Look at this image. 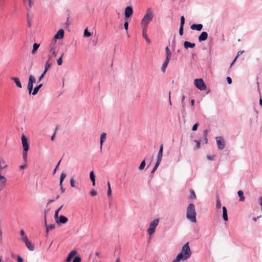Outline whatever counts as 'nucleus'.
Listing matches in <instances>:
<instances>
[{
  "mask_svg": "<svg viewBox=\"0 0 262 262\" xmlns=\"http://www.w3.org/2000/svg\"><path fill=\"white\" fill-rule=\"evenodd\" d=\"M142 35L143 37L145 38V40L148 43H149L150 42V40L148 37L147 34H146V28L143 27V32H142Z\"/></svg>",
  "mask_w": 262,
  "mask_h": 262,
  "instance_id": "obj_20",
  "label": "nucleus"
},
{
  "mask_svg": "<svg viewBox=\"0 0 262 262\" xmlns=\"http://www.w3.org/2000/svg\"><path fill=\"white\" fill-rule=\"evenodd\" d=\"M63 56V54H62L61 55V56H60V57L57 60V64L58 66H60L62 64V58Z\"/></svg>",
  "mask_w": 262,
  "mask_h": 262,
  "instance_id": "obj_39",
  "label": "nucleus"
},
{
  "mask_svg": "<svg viewBox=\"0 0 262 262\" xmlns=\"http://www.w3.org/2000/svg\"><path fill=\"white\" fill-rule=\"evenodd\" d=\"M70 185L72 187H75V181L73 178H71L70 180Z\"/></svg>",
  "mask_w": 262,
  "mask_h": 262,
  "instance_id": "obj_43",
  "label": "nucleus"
},
{
  "mask_svg": "<svg viewBox=\"0 0 262 262\" xmlns=\"http://www.w3.org/2000/svg\"><path fill=\"white\" fill-rule=\"evenodd\" d=\"M27 164L25 162V164L19 166V168L21 170L24 169L27 167Z\"/></svg>",
  "mask_w": 262,
  "mask_h": 262,
  "instance_id": "obj_45",
  "label": "nucleus"
},
{
  "mask_svg": "<svg viewBox=\"0 0 262 262\" xmlns=\"http://www.w3.org/2000/svg\"><path fill=\"white\" fill-rule=\"evenodd\" d=\"M185 23V18L184 16H182L181 17V22H180V26H184Z\"/></svg>",
  "mask_w": 262,
  "mask_h": 262,
  "instance_id": "obj_42",
  "label": "nucleus"
},
{
  "mask_svg": "<svg viewBox=\"0 0 262 262\" xmlns=\"http://www.w3.org/2000/svg\"><path fill=\"white\" fill-rule=\"evenodd\" d=\"M227 81L229 84H231L232 83V79L230 77H227Z\"/></svg>",
  "mask_w": 262,
  "mask_h": 262,
  "instance_id": "obj_60",
  "label": "nucleus"
},
{
  "mask_svg": "<svg viewBox=\"0 0 262 262\" xmlns=\"http://www.w3.org/2000/svg\"><path fill=\"white\" fill-rule=\"evenodd\" d=\"M27 151L23 150V158L26 163H27L28 160V155H27Z\"/></svg>",
  "mask_w": 262,
  "mask_h": 262,
  "instance_id": "obj_33",
  "label": "nucleus"
},
{
  "mask_svg": "<svg viewBox=\"0 0 262 262\" xmlns=\"http://www.w3.org/2000/svg\"><path fill=\"white\" fill-rule=\"evenodd\" d=\"M27 247L29 249L30 251H33L34 249V247L33 245H32L29 241L28 242H26L25 243Z\"/></svg>",
  "mask_w": 262,
  "mask_h": 262,
  "instance_id": "obj_31",
  "label": "nucleus"
},
{
  "mask_svg": "<svg viewBox=\"0 0 262 262\" xmlns=\"http://www.w3.org/2000/svg\"><path fill=\"white\" fill-rule=\"evenodd\" d=\"M60 161H61V160H60V161L58 162V163H57V165H56V167L55 168V169H54V171H53V173H54H54H55V172H56V170H57V169L58 167L59 166V164H60Z\"/></svg>",
  "mask_w": 262,
  "mask_h": 262,
  "instance_id": "obj_58",
  "label": "nucleus"
},
{
  "mask_svg": "<svg viewBox=\"0 0 262 262\" xmlns=\"http://www.w3.org/2000/svg\"><path fill=\"white\" fill-rule=\"evenodd\" d=\"M207 133H208L207 130H204V132H203V137H204V138H207Z\"/></svg>",
  "mask_w": 262,
  "mask_h": 262,
  "instance_id": "obj_57",
  "label": "nucleus"
},
{
  "mask_svg": "<svg viewBox=\"0 0 262 262\" xmlns=\"http://www.w3.org/2000/svg\"><path fill=\"white\" fill-rule=\"evenodd\" d=\"M159 223V219H155L151 222L147 229V233L149 235H152L155 232L156 228Z\"/></svg>",
  "mask_w": 262,
  "mask_h": 262,
  "instance_id": "obj_4",
  "label": "nucleus"
},
{
  "mask_svg": "<svg viewBox=\"0 0 262 262\" xmlns=\"http://www.w3.org/2000/svg\"><path fill=\"white\" fill-rule=\"evenodd\" d=\"M181 255H177L176 258L173 260L172 262H180V260L182 259Z\"/></svg>",
  "mask_w": 262,
  "mask_h": 262,
  "instance_id": "obj_38",
  "label": "nucleus"
},
{
  "mask_svg": "<svg viewBox=\"0 0 262 262\" xmlns=\"http://www.w3.org/2000/svg\"><path fill=\"white\" fill-rule=\"evenodd\" d=\"M161 160H158L157 159V161L155 165V167H156L157 168H158V167L159 166V164H160V163L161 162Z\"/></svg>",
  "mask_w": 262,
  "mask_h": 262,
  "instance_id": "obj_53",
  "label": "nucleus"
},
{
  "mask_svg": "<svg viewBox=\"0 0 262 262\" xmlns=\"http://www.w3.org/2000/svg\"><path fill=\"white\" fill-rule=\"evenodd\" d=\"M51 63H50L49 61V60H48L45 63V70L43 72H45V73H47V72L51 68Z\"/></svg>",
  "mask_w": 262,
  "mask_h": 262,
  "instance_id": "obj_30",
  "label": "nucleus"
},
{
  "mask_svg": "<svg viewBox=\"0 0 262 262\" xmlns=\"http://www.w3.org/2000/svg\"><path fill=\"white\" fill-rule=\"evenodd\" d=\"M17 261L18 262H23V259L20 256H17Z\"/></svg>",
  "mask_w": 262,
  "mask_h": 262,
  "instance_id": "obj_62",
  "label": "nucleus"
},
{
  "mask_svg": "<svg viewBox=\"0 0 262 262\" xmlns=\"http://www.w3.org/2000/svg\"><path fill=\"white\" fill-rule=\"evenodd\" d=\"M55 42H53L52 43L50 44V50H49V52L52 54V55L54 57H56L57 55V52H56V47H55Z\"/></svg>",
  "mask_w": 262,
  "mask_h": 262,
  "instance_id": "obj_11",
  "label": "nucleus"
},
{
  "mask_svg": "<svg viewBox=\"0 0 262 262\" xmlns=\"http://www.w3.org/2000/svg\"><path fill=\"white\" fill-rule=\"evenodd\" d=\"M163 145H161L160 147V149L159 150V152L157 156V159L158 160H162V156H163Z\"/></svg>",
  "mask_w": 262,
  "mask_h": 262,
  "instance_id": "obj_25",
  "label": "nucleus"
},
{
  "mask_svg": "<svg viewBox=\"0 0 262 262\" xmlns=\"http://www.w3.org/2000/svg\"><path fill=\"white\" fill-rule=\"evenodd\" d=\"M112 193L111 188H108L107 191V195L108 197L111 196Z\"/></svg>",
  "mask_w": 262,
  "mask_h": 262,
  "instance_id": "obj_54",
  "label": "nucleus"
},
{
  "mask_svg": "<svg viewBox=\"0 0 262 262\" xmlns=\"http://www.w3.org/2000/svg\"><path fill=\"white\" fill-rule=\"evenodd\" d=\"M90 194L92 196H95L97 195V191L95 190H92L91 192H90Z\"/></svg>",
  "mask_w": 262,
  "mask_h": 262,
  "instance_id": "obj_51",
  "label": "nucleus"
},
{
  "mask_svg": "<svg viewBox=\"0 0 262 262\" xmlns=\"http://www.w3.org/2000/svg\"><path fill=\"white\" fill-rule=\"evenodd\" d=\"M45 224H46V229H47V232H49V231H50V230H51L54 229L55 227V224H51L49 225H47L46 221H45Z\"/></svg>",
  "mask_w": 262,
  "mask_h": 262,
  "instance_id": "obj_29",
  "label": "nucleus"
},
{
  "mask_svg": "<svg viewBox=\"0 0 262 262\" xmlns=\"http://www.w3.org/2000/svg\"><path fill=\"white\" fill-rule=\"evenodd\" d=\"M42 84L41 83V84H39L38 85H37L36 86H35L33 90L32 95H35L38 93L39 90L42 87Z\"/></svg>",
  "mask_w": 262,
  "mask_h": 262,
  "instance_id": "obj_24",
  "label": "nucleus"
},
{
  "mask_svg": "<svg viewBox=\"0 0 262 262\" xmlns=\"http://www.w3.org/2000/svg\"><path fill=\"white\" fill-rule=\"evenodd\" d=\"M154 13L151 8L147 9L146 13L141 20V24L143 27L147 28L149 23L152 20Z\"/></svg>",
  "mask_w": 262,
  "mask_h": 262,
  "instance_id": "obj_1",
  "label": "nucleus"
},
{
  "mask_svg": "<svg viewBox=\"0 0 262 262\" xmlns=\"http://www.w3.org/2000/svg\"><path fill=\"white\" fill-rule=\"evenodd\" d=\"M195 45L194 43H191L188 41H185L184 42V47L186 49L188 48H192L195 47Z\"/></svg>",
  "mask_w": 262,
  "mask_h": 262,
  "instance_id": "obj_19",
  "label": "nucleus"
},
{
  "mask_svg": "<svg viewBox=\"0 0 262 262\" xmlns=\"http://www.w3.org/2000/svg\"><path fill=\"white\" fill-rule=\"evenodd\" d=\"M170 60H169V59L167 60V59H165V61L162 64V67H161V71L163 73H164L165 72L166 69L167 67V66H168Z\"/></svg>",
  "mask_w": 262,
  "mask_h": 262,
  "instance_id": "obj_18",
  "label": "nucleus"
},
{
  "mask_svg": "<svg viewBox=\"0 0 262 262\" xmlns=\"http://www.w3.org/2000/svg\"><path fill=\"white\" fill-rule=\"evenodd\" d=\"M161 160H158L157 159V161L155 165V167H156L157 168H158V167L159 166V164H160V163L161 162Z\"/></svg>",
  "mask_w": 262,
  "mask_h": 262,
  "instance_id": "obj_52",
  "label": "nucleus"
},
{
  "mask_svg": "<svg viewBox=\"0 0 262 262\" xmlns=\"http://www.w3.org/2000/svg\"><path fill=\"white\" fill-rule=\"evenodd\" d=\"M81 259L79 256L75 257L73 260V262H81Z\"/></svg>",
  "mask_w": 262,
  "mask_h": 262,
  "instance_id": "obj_41",
  "label": "nucleus"
},
{
  "mask_svg": "<svg viewBox=\"0 0 262 262\" xmlns=\"http://www.w3.org/2000/svg\"><path fill=\"white\" fill-rule=\"evenodd\" d=\"M166 59L170 60L171 57V53L168 47L165 48Z\"/></svg>",
  "mask_w": 262,
  "mask_h": 262,
  "instance_id": "obj_23",
  "label": "nucleus"
},
{
  "mask_svg": "<svg viewBox=\"0 0 262 262\" xmlns=\"http://www.w3.org/2000/svg\"><path fill=\"white\" fill-rule=\"evenodd\" d=\"M190 28L193 30L201 31L203 28V25L199 24H193L191 26Z\"/></svg>",
  "mask_w": 262,
  "mask_h": 262,
  "instance_id": "obj_15",
  "label": "nucleus"
},
{
  "mask_svg": "<svg viewBox=\"0 0 262 262\" xmlns=\"http://www.w3.org/2000/svg\"><path fill=\"white\" fill-rule=\"evenodd\" d=\"M66 173H64V172H62L60 175V182H59V186H60V188L61 193L64 192V190H65V189L63 188V186H62V182H63L64 179L66 178Z\"/></svg>",
  "mask_w": 262,
  "mask_h": 262,
  "instance_id": "obj_12",
  "label": "nucleus"
},
{
  "mask_svg": "<svg viewBox=\"0 0 262 262\" xmlns=\"http://www.w3.org/2000/svg\"><path fill=\"white\" fill-rule=\"evenodd\" d=\"M214 156L213 155H207V158L208 160L212 161L213 160Z\"/></svg>",
  "mask_w": 262,
  "mask_h": 262,
  "instance_id": "obj_48",
  "label": "nucleus"
},
{
  "mask_svg": "<svg viewBox=\"0 0 262 262\" xmlns=\"http://www.w3.org/2000/svg\"><path fill=\"white\" fill-rule=\"evenodd\" d=\"M198 124L197 123H195L194 124L193 126H192V130L193 131H195L197 130L198 129Z\"/></svg>",
  "mask_w": 262,
  "mask_h": 262,
  "instance_id": "obj_49",
  "label": "nucleus"
},
{
  "mask_svg": "<svg viewBox=\"0 0 262 262\" xmlns=\"http://www.w3.org/2000/svg\"><path fill=\"white\" fill-rule=\"evenodd\" d=\"M55 136V133H54V134L52 136V137L51 138V139L52 141H53L54 140Z\"/></svg>",
  "mask_w": 262,
  "mask_h": 262,
  "instance_id": "obj_64",
  "label": "nucleus"
},
{
  "mask_svg": "<svg viewBox=\"0 0 262 262\" xmlns=\"http://www.w3.org/2000/svg\"><path fill=\"white\" fill-rule=\"evenodd\" d=\"M46 73L43 72L41 75L39 76L38 79V82H40L41 80L43 78Z\"/></svg>",
  "mask_w": 262,
  "mask_h": 262,
  "instance_id": "obj_44",
  "label": "nucleus"
},
{
  "mask_svg": "<svg viewBox=\"0 0 262 262\" xmlns=\"http://www.w3.org/2000/svg\"><path fill=\"white\" fill-rule=\"evenodd\" d=\"M124 29L126 30L127 32L128 28V23L127 21H125L124 24Z\"/></svg>",
  "mask_w": 262,
  "mask_h": 262,
  "instance_id": "obj_46",
  "label": "nucleus"
},
{
  "mask_svg": "<svg viewBox=\"0 0 262 262\" xmlns=\"http://www.w3.org/2000/svg\"><path fill=\"white\" fill-rule=\"evenodd\" d=\"M90 178L93 186L95 185V177L93 171L90 172Z\"/></svg>",
  "mask_w": 262,
  "mask_h": 262,
  "instance_id": "obj_27",
  "label": "nucleus"
},
{
  "mask_svg": "<svg viewBox=\"0 0 262 262\" xmlns=\"http://www.w3.org/2000/svg\"><path fill=\"white\" fill-rule=\"evenodd\" d=\"M208 33L206 32H202L198 37L200 42L205 41L207 39Z\"/></svg>",
  "mask_w": 262,
  "mask_h": 262,
  "instance_id": "obj_13",
  "label": "nucleus"
},
{
  "mask_svg": "<svg viewBox=\"0 0 262 262\" xmlns=\"http://www.w3.org/2000/svg\"><path fill=\"white\" fill-rule=\"evenodd\" d=\"M187 219L192 223H195L196 220V211L195 206L193 204H190L187 208Z\"/></svg>",
  "mask_w": 262,
  "mask_h": 262,
  "instance_id": "obj_2",
  "label": "nucleus"
},
{
  "mask_svg": "<svg viewBox=\"0 0 262 262\" xmlns=\"http://www.w3.org/2000/svg\"><path fill=\"white\" fill-rule=\"evenodd\" d=\"M133 9L132 8V7H130V6H128L125 8V11H124V15H125V17L126 18H128V17H130L133 15Z\"/></svg>",
  "mask_w": 262,
  "mask_h": 262,
  "instance_id": "obj_9",
  "label": "nucleus"
},
{
  "mask_svg": "<svg viewBox=\"0 0 262 262\" xmlns=\"http://www.w3.org/2000/svg\"><path fill=\"white\" fill-rule=\"evenodd\" d=\"M221 206H222V205H221V201L219 200V199L217 198V199H216V208L217 209L221 208Z\"/></svg>",
  "mask_w": 262,
  "mask_h": 262,
  "instance_id": "obj_37",
  "label": "nucleus"
},
{
  "mask_svg": "<svg viewBox=\"0 0 262 262\" xmlns=\"http://www.w3.org/2000/svg\"><path fill=\"white\" fill-rule=\"evenodd\" d=\"M223 209V219L225 221L228 220L227 210L225 206L222 207Z\"/></svg>",
  "mask_w": 262,
  "mask_h": 262,
  "instance_id": "obj_17",
  "label": "nucleus"
},
{
  "mask_svg": "<svg viewBox=\"0 0 262 262\" xmlns=\"http://www.w3.org/2000/svg\"><path fill=\"white\" fill-rule=\"evenodd\" d=\"M11 80H13L15 83L16 84V86L19 88H22V85H21V82L19 80V79H18V78L17 77H12L11 78Z\"/></svg>",
  "mask_w": 262,
  "mask_h": 262,
  "instance_id": "obj_21",
  "label": "nucleus"
},
{
  "mask_svg": "<svg viewBox=\"0 0 262 262\" xmlns=\"http://www.w3.org/2000/svg\"><path fill=\"white\" fill-rule=\"evenodd\" d=\"M8 167L4 159L0 156V171L3 170Z\"/></svg>",
  "mask_w": 262,
  "mask_h": 262,
  "instance_id": "obj_14",
  "label": "nucleus"
},
{
  "mask_svg": "<svg viewBox=\"0 0 262 262\" xmlns=\"http://www.w3.org/2000/svg\"><path fill=\"white\" fill-rule=\"evenodd\" d=\"M91 35V33L88 31V29L86 28L84 31V36L88 37L90 36Z\"/></svg>",
  "mask_w": 262,
  "mask_h": 262,
  "instance_id": "obj_36",
  "label": "nucleus"
},
{
  "mask_svg": "<svg viewBox=\"0 0 262 262\" xmlns=\"http://www.w3.org/2000/svg\"><path fill=\"white\" fill-rule=\"evenodd\" d=\"M194 84L200 91H204L206 89V85L202 78L195 79L194 80Z\"/></svg>",
  "mask_w": 262,
  "mask_h": 262,
  "instance_id": "obj_5",
  "label": "nucleus"
},
{
  "mask_svg": "<svg viewBox=\"0 0 262 262\" xmlns=\"http://www.w3.org/2000/svg\"><path fill=\"white\" fill-rule=\"evenodd\" d=\"M179 34L180 35H182L183 34V26H180L179 29Z\"/></svg>",
  "mask_w": 262,
  "mask_h": 262,
  "instance_id": "obj_47",
  "label": "nucleus"
},
{
  "mask_svg": "<svg viewBox=\"0 0 262 262\" xmlns=\"http://www.w3.org/2000/svg\"><path fill=\"white\" fill-rule=\"evenodd\" d=\"M194 142H196V143L195 148L196 149L200 148V141H199L198 140H194Z\"/></svg>",
  "mask_w": 262,
  "mask_h": 262,
  "instance_id": "obj_50",
  "label": "nucleus"
},
{
  "mask_svg": "<svg viewBox=\"0 0 262 262\" xmlns=\"http://www.w3.org/2000/svg\"><path fill=\"white\" fill-rule=\"evenodd\" d=\"M68 221V218L63 215H60L59 219V222L61 224H65Z\"/></svg>",
  "mask_w": 262,
  "mask_h": 262,
  "instance_id": "obj_26",
  "label": "nucleus"
},
{
  "mask_svg": "<svg viewBox=\"0 0 262 262\" xmlns=\"http://www.w3.org/2000/svg\"><path fill=\"white\" fill-rule=\"evenodd\" d=\"M106 134L103 133L101 134L100 143V149H102V144L106 139Z\"/></svg>",
  "mask_w": 262,
  "mask_h": 262,
  "instance_id": "obj_22",
  "label": "nucleus"
},
{
  "mask_svg": "<svg viewBox=\"0 0 262 262\" xmlns=\"http://www.w3.org/2000/svg\"><path fill=\"white\" fill-rule=\"evenodd\" d=\"M39 47V44H38L37 43H34L33 45V49L32 51V54H34L36 51L38 50V48Z\"/></svg>",
  "mask_w": 262,
  "mask_h": 262,
  "instance_id": "obj_28",
  "label": "nucleus"
},
{
  "mask_svg": "<svg viewBox=\"0 0 262 262\" xmlns=\"http://www.w3.org/2000/svg\"><path fill=\"white\" fill-rule=\"evenodd\" d=\"M145 166V160H144L142 161V162L141 163V164L139 167V170H143Z\"/></svg>",
  "mask_w": 262,
  "mask_h": 262,
  "instance_id": "obj_35",
  "label": "nucleus"
},
{
  "mask_svg": "<svg viewBox=\"0 0 262 262\" xmlns=\"http://www.w3.org/2000/svg\"><path fill=\"white\" fill-rule=\"evenodd\" d=\"M237 194L239 197V201H244L245 197L244 196L243 192L242 190H239Z\"/></svg>",
  "mask_w": 262,
  "mask_h": 262,
  "instance_id": "obj_32",
  "label": "nucleus"
},
{
  "mask_svg": "<svg viewBox=\"0 0 262 262\" xmlns=\"http://www.w3.org/2000/svg\"><path fill=\"white\" fill-rule=\"evenodd\" d=\"M217 148L220 150H223L225 147V141L222 137L219 136L215 138Z\"/></svg>",
  "mask_w": 262,
  "mask_h": 262,
  "instance_id": "obj_6",
  "label": "nucleus"
},
{
  "mask_svg": "<svg viewBox=\"0 0 262 262\" xmlns=\"http://www.w3.org/2000/svg\"><path fill=\"white\" fill-rule=\"evenodd\" d=\"M28 5H29V9H30L32 7V0H28Z\"/></svg>",
  "mask_w": 262,
  "mask_h": 262,
  "instance_id": "obj_61",
  "label": "nucleus"
},
{
  "mask_svg": "<svg viewBox=\"0 0 262 262\" xmlns=\"http://www.w3.org/2000/svg\"><path fill=\"white\" fill-rule=\"evenodd\" d=\"M21 141L23 144V150L28 151L29 150V144L27 141V139L25 136H23L21 138Z\"/></svg>",
  "mask_w": 262,
  "mask_h": 262,
  "instance_id": "obj_8",
  "label": "nucleus"
},
{
  "mask_svg": "<svg viewBox=\"0 0 262 262\" xmlns=\"http://www.w3.org/2000/svg\"><path fill=\"white\" fill-rule=\"evenodd\" d=\"M190 198L191 199H195L196 198L194 191L193 190H190Z\"/></svg>",
  "mask_w": 262,
  "mask_h": 262,
  "instance_id": "obj_40",
  "label": "nucleus"
},
{
  "mask_svg": "<svg viewBox=\"0 0 262 262\" xmlns=\"http://www.w3.org/2000/svg\"><path fill=\"white\" fill-rule=\"evenodd\" d=\"M36 82V78L35 77L32 75H30L29 77V80H28V83L27 85V87L33 88V83H35Z\"/></svg>",
  "mask_w": 262,
  "mask_h": 262,
  "instance_id": "obj_10",
  "label": "nucleus"
},
{
  "mask_svg": "<svg viewBox=\"0 0 262 262\" xmlns=\"http://www.w3.org/2000/svg\"><path fill=\"white\" fill-rule=\"evenodd\" d=\"M27 89L28 90L29 94L30 95L32 94V93L33 90V88L27 87Z\"/></svg>",
  "mask_w": 262,
  "mask_h": 262,
  "instance_id": "obj_59",
  "label": "nucleus"
},
{
  "mask_svg": "<svg viewBox=\"0 0 262 262\" xmlns=\"http://www.w3.org/2000/svg\"><path fill=\"white\" fill-rule=\"evenodd\" d=\"M244 52V51H239L238 52V54H237V56H236V57L235 58L234 60H233V61L231 63V66H232V64H233L234 62L235 61V60H236V59L237 58V56L238 55H239V54H242Z\"/></svg>",
  "mask_w": 262,
  "mask_h": 262,
  "instance_id": "obj_55",
  "label": "nucleus"
},
{
  "mask_svg": "<svg viewBox=\"0 0 262 262\" xmlns=\"http://www.w3.org/2000/svg\"><path fill=\"white\" fill-rule=\"evenodd\" d=\"M20 235L22 236H25V232L23 230H21L20 231Z\"/></svg>",
  "mask_w": 262,
  "mask_h": 262,
  "instance_id": "obj_63",
  "label": "nucleus"
},
{
  "mask_svg": "<svg viewBox=\"0 0 262 262\" xmlns=\"http://www.w3.org/2000/svg\"><path fill=\"white\" fill-rule=\"evenodd\" d=\"M63 36H64V31H63V30L59 29L57 32L56 34L55 35V36L54 37V38H53V42L54 41V42L55 43V41H56V39H62L63 37Z\"/></svg>",
  "mask_w": 262,
  "mask_h": 262,
  "instance_id": "obj_7",
  "label": "nucleus"
},
{
  "mask_svg": "<svg viewBox=\"0 0 262 262\" xmlns=\"http://www.w3.org/2000/svg\"><path fill=\"white\" fill-rule=\"evenodd\" d=\"M77 253V251L76 250L71 251L68 255V257L66 258L67 262H70L72 258Z\"/></svg>",
  "mask_w": 262,
  "mask_h": 262,
  "instance_id": "obj_16",
  "label": "nucleus"
},
{
  "mask_svg": "<svg viewBox=\"0 0 262 262\" xmlns=\"http://www.w3.org/2000/svg\"><path fill=\"white\" fill-rule=\"evenodd\" d=\"M63 207V205H61L58 209H57L55 211V214H54V217L55 219H57L58 216V213L59 211L61 209L62 207Z\"/></svg>",
  "mask_w": 262,
  "mask_h": 262,
  "instance_id": "obj_34",
  "label": "nucleus"
},
{
  "mask_svg": "<svg viewBox=\"0 0 262 262\" xmlns=\"http://www.w3.org/2000/svg\"><path fill=\"white\" fill-rule=\"evenodd\" d=\"M191 254V250L188 244V243H186L182 248L181 252L179 253L178 255H182V260H185L188 259Z\"/></svg>",
  "mask_w": 262,
  "mask_h": 262,
  "instance_id": "obj_3",
  "label": "nucleus"
},
{
  "mask_svg": "<svg viewBox=\"0 0 262 262\" xmlns=\"http://www.w3.org/2000/svg\"><path fill=\"white\" fill-rule=\"evenodd\" d=\"M22 239L25 242V243L29 242L28 237L26 236H23Z\"/></svg>",
  "mask_w": 262,
  "mask_h": 262,
  "instance_id": "obj_56",
  "label": "nucleus"
}]
</instances>
